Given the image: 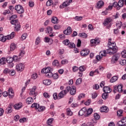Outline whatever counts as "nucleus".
<instances>
[{
  "label": "nucleus",
  "mask_w": 126,
  "mask_h": 126,
  "mask_svg": "<svg viewBox=\"0 0 126 126\" xmlns=\"http://www.w3.org/2000/svg\"><path fill=\"white\" fill-rule=\"evenodd\" d=\"M112 38H109L108 39V48L109 49L106 50H103L100 51L99 55L96 56V60L97 61H100L103 58V57H106L107 54L109 55H114L115 53H117L118 47L116 46V43L115 42H111Z\"/></svg>",
  "instance_id": "1"
},
{
  "label": "nucleus",
  "mask_w": 126,
  "mask_h": 126,
  "mask_svg": "<svg viewBox=\"0 0 126 126\" xmlns=\"http://www.w3.org/2000/svg\"><path fill=\"white\" fill-rule=\"evenodd\" d=\"M2 95L3 97H7V96H8L9 98L12 99V98L14 97V92H13L12 88H9L8 90V92H4L2 93Z\"/></svg>",
  "instance_id": "2"
},
{
  "label": "nucleus",
  "mask_w": 126,
  "mask_h": 126,
  "mask_svg": "<svg viewBox=\"0 0 126 126\" xmlns=\"http://www.w3.org/2000/svg\"><path fill=\"white\" fill-rule=\"evenodd\" d=\"M100 38L95 37L94 39H92L90 40V46L91 47H96L97 45L100 44Z\"/></svg>",
  "instance_id": "3"
},
{
  "label": "nucleus",
  "mask_w": 126,
  "mask_h": 126,
  "mask_svg": "<svg viewBox=\"0 0 126 126\" xmlns=\"http://www.w3.org/2000/svg\"><path fill=\"white\" fill-rule=\"evenodd\" d=\"M15 10H16L17 13L19 14L24 13V8L20 4L17 5L15 6Z\"/></svg>",
  "instance_id": "4"
},
{
  "label": "nucleus",
  "mask_w": 126,
  "mask_h": 126,
  "mask_svg": "<svg viewBox=\"0 0 126 126\" xmlns=\"http://www.w3.org/2000/svg\"><path fill=\"white\" fill-rule=\"evenodd\" d=\"M123 84H119L118 85L115 86L114 87V90L113 91V92L114 93H116V92H123Z\"/></svg>",
  "instance_id": "5"
},
{
  "label": "nucleus",
  "mask_w": 126,
  "mask_h": 126,
  "mask_svg": "<svg viewBox=\"0 0 126 126\" xmlns=\"http://www.w3.org/2000/svg\"><path fill=\"white\" fill-rule=\"evenodd\" d=\"M24 68H25V66H24V64L22 63L17 64L16 65V70L17 71H23Z\"/></svg>",
  "instance_id": "6"
},
{
  "label": "nucleus",
  "mask_w": 126,
  "mask_h": 126,
  "mask_svg": "<svg viewBox=\"0 0 126 126\" xmlns=\"http://www.w3.org/2000/svg\"><path fill=\"white\" fill-rule=\"evenodd\" d=\"M6 62L8 63V67H13L14 64L13 63V59L11 57H8L6 59Z\"/></svg>",
  "instance_id": "7"
},
{
  "label": "nucleus",
  "mask_w": 126,
  "mask_h": 126,
  "mask_svg": "<svg viewBox=\"0 0 126 126\" xmlns=\"http://www.w3.org/2000/svg\"><path fill=\"white\" fill-rule=\"evenodd\" d=\"M53 70V68L52 67L48 66L45 68H44L41 70V73H45V74L48 73L50 71H52Z\"/></svg>",
  "instance_id": "8"
},
{
  "label": "nucleus",
  "mask_w": 126,
  "mask_h": 126,
  "mask_svg": "<svg viewBox=\"0 0 126 126\" xmlns=\"http://www.w3.org/2000/svg\"><path fill=\"white\" fill-rule=\"evenodd\" d=\"M90 54V50L89 49H83L81 51V55L82 57H87Z\"/></svg>",
  "instance_id": "9"
},
{
  "label": "nucleus",
  "mask_w": 126,
  "mask_h": 126,
  "mask_svg": "<svg viewBox=\"0 0 126 126\" xmlns=\"http://www.w3.org/2000/svg\"><path fill=\"white\" fill-rule=\"evenodd\" d=\"M36 89H37V87L36 86H33L32 88V90H31L30 92V95L31 96H36L37 95V93H36Z\"/></svg>",
  "instance_id": "10"
},
{
  "label": "nucleus",
  "mask_w": 126,
  "mask_h": 126,
  "mask_svg": "<svg viewBox=\"0 0 126 126\" xmlns=\"http://www.w3.org/2000/svg\"><path fill=\"white\" fill-rule=\"evenodd\" d=\"M120 58V56L118 55H115L112 56L111 59V63H116L118 62V60Z\"/></svg>",
  "instance_id": "11"
},
{
  "label": "nucleus",
  "mask_w": 126,
  "mask_h": 126,
  "mask_svg": "<svg viewBox=\"0 0 126 126\" xmlns=\"http://www.w3.org/2000/svg\"><path fill=\"white\" fill-rule=\"evenodd\" d=\"M113 20L111 18H107L104 20V21L103 22V25L104 26H107V25H109L111 22H112V21Z\"/></svg>",
  "instance_id": "12"
},
{
  "label": "nucleus",
  "mask_w": 126,
  "mask_h": 126,
  "mask_svg": "<svg viewBox=\"0 0 126 126\" xmlns=\"http://www.w3.org/2000/svg\"><path fill=\"white\" fill-rule=\"evenodd\" d=\"M83 115L87 116L86 107L82 108L79 112V116H83Z\"/></svg>",
  "instance_id": "13"
},
{
  "label": "nucleus",
  "mask_w": 126,
  "mask_h": 126,
  "mask_svg": "<svg viewBox=\"0 0 126 126\" xmlns=\"http://www.w3.org/2000/svg\"><path fill=\"white\" fill-rule=\"evenodd\" d=\"M71 28L70 27H68L66 30L63 31V34L65 35H70L71 34Z\"/></svg>",
  "instance_id": "14"
},
{
  "label": "nucleus",
  "mask_w": 126,
  "mask_h": 126,
  "mask_svg": "<svg viewBox=\"0 0 126 126\" xmlns=\"http://www.w3.org/2000/svg\"><path fill=\"white\" fill-rule=\"evenodd\" d=\"M76 94V88H75V86H73L72 87H70V94L71 95H75Z\"/></svg>",
  "instance_id": "15"
},
{
  "label": "nucleus",
  "mask_w": 126,
  "mask_h": 126,
  "mask_svg": "<svg viewBox=\"0 0 126 126\" xmlns=\"http://www.w3.org/2000/svg\"><path fill=\"white\" fill-rule=\"evenodd\" d=\"M103 91L104 93H110V92H112V89L110 88L109 87H104L103 88Z\"/></svg>",
  "instance_id": "16"
},
{
  "label": "nucleus",
  "mask_w": 126,
  "mask_h": 126,
  "mask_svg": "<svg viewBox=\"0 0 126 126\" xmlns=\"http://www.w3.org/2000/svg\"><path fill=\"white\" fill-rule=\"evenodd\" d=\"M14 108L15 110H19V109H21V108H22V103L19 102L16 103L14 105Z\"/></svg>",
  "instance_id": "17"
},
{
  "label": "nucleus",
  "mask_w": 126,
  "mask_h": 126,
  "mask_svg": "<svg viewBox=\"0 0 126 126\" xmlns=\"http://www.w3.org/2000/svg\"><path fill=\"white\" fill-rule=\"evenodd\" d=\"M100 112L104 113H108L109 112V108L107 106H102L100 108Z\"/></svg>",
  "instance_id": "18"
},
{
  "label": "nucleus",
  "mask_w": 126,
  "mask_h": 126,
  "mask_svg": "<svg viewBox=\"0 0 126 126\" xmlns=\"http://www.w3.org/2000/svg\"><path fill=\"white\" fill-rule=\"evenodd\" d=\"M102 6H104V1L102 0L98 1L96 3L97 8H101V7H102Z\"/></svg>",
  "instance_id": "19"
},
{
  "label": "nucleus",
  "mask_w": 126,
  "mask_h": 126,
  "mask_svg": "<svg viewBox=\"0 0 126 126\" xmlns=\"http://www.w3.org/2000/svg\"><path fill=\"white\" fill-rule=\"evenodd\" d=\"M118 3V7L117 8L118 10H120V9H121V7H123V6H124V0H119Z\"/></svg>",
  "instance_id": "20"
},
{
  "label": "nucleus",
  "mask_w": 126,
  "mask_h": 126,
  "mask_svg": "<svg viewBox=\"0 0 126 126\" xmlns=\"http://www.w3.org/2000/svg\"><path fill=\"white\" fill-rule=\"evenodd\" d=\"M71 2H72V0H66L63 3V6L64 7H66V6L69 5Z\"/></svg>",
  "instance_id": "21"
},
{
  "label": "nucleus",
  "mask_w": 126,
  "mask_h": 126,
  "mask_svg": "<svg viewBox=\"0 0 126 126\" xmlns=\"http://www.w3.org/2000/svg\"><path fill=\"white\" fill-rule=\"evenodd\" d=\"M118 79H119V77L118 76H114L111 78L110 82H111V83H114V82H116Z\"/></svg>",
  "instance_id": "22"
},
{
  "label": "nucleus",
  "mask_w": 126,
  "mask_h": 126,
  "mask_svg": "<svg viewBox=\"0 0 126 126\" xmlns=\"http://www.w3.org/2000/svg\"><path fill=\"white\" fill-rule=\"evenodd\" d=\"M66 95V94L62 91L59 93L58 95V99H62V98H63V97H64V96Z\"/></svg>",
  "instance_id": "23"
},
{
  "label": "nucleus",
  "mask_w": 126,
  "mask_h": 126,
  "mask_svg": "<svg viewBox=\"0 0 126 126\" xmlns=\"http://www.w3.org/2000/svg\"><path fill=\"white\" fill-rule=\"evenodd\" d=\"M52 64L55 66H57V67H60L61 66V65H60V63H59V61L57 60H55L53 62Z\"/></svg>",
  "instance_id": "24"
},
{
  "label": "nucleus",
  "mask_w": 126,
  "mask_h": 126,
  "mask_svg": "<svg viewBox=\"0 0 126 126\" xmlns=\"http://www.w3.org/2000/svg\"><path fill=\"white\" fill-rule=\"evenodd\" d=\"M44 42L45 43H49V44H52L53 43V39H51V38L48 37H45L44 38Z\"/></svg>",
  "instance_id": "25"
},
{
  "label": "nucleus",
  "mask_w": 126,
  "mask_h": 126,
  "mask_svg": "<svg viewBox=\"0 0 126 126\" xmlns=\"http://www.w3.org/2000/svg\"><path fill=\"white\" fill-rule=\"evenodd\" d=\"M37 110H38V112H44L46 110V107L44 106H40L39 105Z\"/></svg>",
  "instance_id": "26"
},
{
  "label": "nucleus",
  "mask_w": 126,
  "mask_h": 126,
  "mask_svg": "<svg viewBox=\"0 0 126 126\" xmlns=\"http://www.w3.org/2000/svg\"><path fill=\"white\" fill-rule=\"evenodd\" d=\"M6 63V58L2 57L0 59V65L5 64Z\"/></svg>",
  "instance_id": "27"
},
{
  "label": "nucleus",
  "mask_w": 126,
  "mask_h": 126,
  "mask_svg": "<svg viewBox=\"0 0 126 126\" xmlns=\"http://www.w3.org/2000/svg\"><path fill=\"white\" fill-rule=\"evenodd\" d=\"M93 112V109H92V108H90L89 109H87L86 108V114L87 115H90L92 114V113Z\"/></svg>",
  "instance_id": "28"
},
{
  "label": "nucleus",
  "mask_w": 126,
  "mask_h": 126,
  "mask_svg": "<svg viewBox=\"0 0 126 126\" xmlns=\"http://www.w3.org/2000/svg\"><path fill=\"white\" fill-rule=\"evenodd\" d=\"M43 84H44V85H50V84L52 83V81L49 79L44 80L43 81Z\"/></svg>",
  "instance_id": "29"
},
{
  "label": "nucleus",
  "mask_w": 126,
  "mask_h": 126,
  "mask_svg": "<svg viewBox=\"0 0 126 126\" xmlns=\"http://www.w3.org/2000/svg\"><path fill=\"white\" fill-rule=\"evenodd\" d=\"M51 21L53 24H58V23H59V21H58V18L56 17H53L52 18Z\"/></svg>",
  "instance_id": "30"
},
{
  "label": "nucleus",
  "mask_w": 126,
  "mask_h": 126,
  "mask_svg": "<svg viewBox=\"0 0 126 126\" xmlns=\"http://www.w3.org/2000/svg\"><path fill=\"white\" fill-rule=\"evenodd\" d=\"M15 48H16V45H15V44H14V43H11V44L10 46V51L11 52H13V51L15 50Z\"/></svg>",
  "instance_id": "31"
},
{
  "label": "nucleus",
  "mask_w": 126,
  "mask_h": 126,
  "mask_svg": "<svg viewBox=\"0 0 126 126\" xmlns=\"http://www.w3.org/2000/svg\"><path fill=\"white\" fill-rule=\"evenodd\" d=\"M27 104H32L33 103V98L32 97H28L26 99Z\"/></svg>",
  "instance_id": "32"
},
{
  "label": "nucleus",
  "mask_w": 126,
  "mask_h": 126,
  "mask_svg": "<svg viewBox=\"0 0 126 126\" xmlns=\"http://www.w3.org/2000/svg\"><path fill=\"white\" fill-rule=\"evenodd\" d=\"M86 69V68L84 65L80 66L79 68V70L81 72H83V71H85Z\"/></svg>",
  "instance_id": "33"
},
{
  "label": "nucleus",
  "mask_w": 126,
  "mask_h": 126,
  "mask_svg": "<svg viewBox=\"0 0 126 126\" xmlns=\"http://www.w3.org/2000/svg\"><path fill=\"white\" fill-rule=\"evenodd\" d=\"M70 90V87L67 86L65 88V90H63V92H64V93L66 94L68 92H69V91Z\"/></svg>",
  "instance_id": "34"
},
{
  "label": "nucleus",
  "mask_w": 126,
  "mask_h": 126,
  "mask_svg": "<svg viewBox=\"0 0 126 126\" xmlns=\"http://www.w3.org/2000/svg\"><path fill=\"white\" fill-rule=\"evenodd\" d=\"M66 114L67 116H72V112L69 108H67L66 109Z\"/></svg>",
  "instance_id": "35"
},
{
  "label": "nucleus",
  "mask_w": 126,
  "mask_h": 126,
  "mask_svg": "<svg viewBox=\"0 0 126 126\" xmlns=\"http://www.w3.org/2000/svg\"><path fill=\"white\" fill-rule=\"evenodd\" d=\"M51 78H53V79H58L59 78V74L57 73L53 74Z\"/></svg>",
  "instance_id": "36"
},
{
  "label": "nucleus",
  "mask_w": 126,
  "mask_h": 126,
  "mask_svg": "<svg viewBox=\"0 0 126 126\" xmlns=\"http://www.w3.org/2000/svg\"><path fill=\"white\" fill-rule=\"evenodd\" d=\"M53 73L52 72V71L49 72L47 73L46 75V77H48V78H52L53 76Z\"/></svg>",
  "instance_id": "37"
},
{
  "label": "nucleus",
  "mask_w": 126,
  "mask_h": 126,
  "mask_svg": "<svg viewBox=\"0 0 126 126\" xmlns=\"http://www.w3.org/2000/svg\"><path fill=\"white\" fill-rule=\"evenodd\" d=\"M122 25H123V23L121 21L117 22L116 23V26L119 29L122 27Z\"/></svg>",
  "instance_id": "38"
},
{
  "label": "nucleus",
  "mask_w": 126,
  "mask_h": 126,
  "mask_svg": "<svg viewBox=\"0 0 126 126\" xmlns=\"http://www.w3.org/2000/svg\"><path fill=\"white\" fill-rule=\"evenodd\" d=\"M46 29L49 34H51V33H53V29L52 28V27H48Z\"/></svg>",
  "instance_id": "39"
},
{
  "label": "nucleus",
  "mask_w": 126,
  "mask_h": 126,
  "mask_svg": "<svg viewBox=\"0 0 126 126\" xmlns=\"http://www.w3.org/2000/svg\"><path fill=\"white\" fill-rule=\"evenodd\" d=\"M39 104H37V103H34L32 105V108H35V109H38L39 108Z\"/></svg>",
  "instance_id": "40"
},
{
  "label": "nucleus",
  "mask_w": 126,
  "mask_h": 126,
  "mask_svg": "<svg viewBox=\"0 0 126 126\" xmlns=\"http://www.w3.org/2000/svg\"><path fill=\"white\" fill-rule=\"evenodd\" d=\"M69 48H75V44L73 43L69 42L68 44L67 45Z\"/></svg>",
  "instance_id": "41"
},
{
  "label": "nucleus",
  "mask_w": 126,
  "mask_h": 126,
  "mask_svg": "<svg viewBox=\"0 0 126 126\" xmlns=\"http://www.w3.org/2000/svg\"><path fill=\"white\" fill-rule=\"evenodd\" d=\"M79 36L82 37V38H87V34H86L85 33H79Z\"/></svg>",
  "instance_id": "42"
},
{
  "label": "nucleus",
  "mask_w": 126,
  "mask_h": 126,
  "mask_svg": "<svg viewBox=\"0 0 126 126\" xmlns=\"http://www.w3.org/2000/svg\"><path fill=\"white\" fill-rule=\"evenodd\" d=\"M41 43V39L39 37H37L35 40V45H39Z\"/></svg>",
  "instance_id": "43"
},
{
  "label": "nucleus",
  "mask_w": 126,
  "mask_h": 126,
  "mask_svg": "<svg viewBox=\"0 0 126 126\" xmlns=\"http://www.w3.org/2000/svg\"><path fill=\"white\" fill-rule=\"evenodd\" d=\"M53 4V0H48L46 2L47 6H50Z\"/></svg>",
  "instance_id": "44"
},
{
  "label": "nucleus",
  "mask_w": 126,
  "mask_h": 126,
  "mask_svg": "<svg viewBox=\"0 0 126 126\" xmlns=\"http://www.w3.org/2000/svg\"><path fill=\"white\" fill-rule=\"evenodd\" d=\"M82 82V79L81 78H79L76 80V85H79Z\"/></svg>",
  "instance_id": "45"
},
{
  "label": "nucleus",
  "mask_w": 126,
  "mask_h": 126,
  "mask_svg": "<svg viewBox=\"0 0 126 126\" xmlns=\"http://www.w3.org/2000/svg\"><path fill=\"white\" fill-rule=\"evenodd\" d=\"M121 56L122 58L126 59V51L124 50L121 52Z\"/></svg>",
  "instance_id": "46"
},
{
  "label": "nucleus",
  "mask_w": 126,
  "mask_h": 126,
  "mask_svg": "<svg viewBox=\"0 0 126 126\" xmlns=\"http://www.w3.org/2000/svg\"><path fill=\"white\" fill-rule=\"evenodd\" d=\"M83 19V17L82 16H76L75 17V20H77V21H80V20H82Z\"/></svg>",
  "instance_id": "47"
},
{
  "label": "nucleus",
  "mask_w": 126,
  "mask_h": 126,
  "mask_svg": "<svg viewBox=\"0 0 126 126\" xmlns=\"http://www.w3.org/2000/svg\"><path fill=\"white\" fill-rule=\"evenodd\" d=\"M27 37V33H24L21 36V40L23 41L25 40V39H26Z\"/></svg>",
  "instance_id": "48"
},
{
  "label": "nucleus",
  "mask_w": 126,
  "mask_h": 126,
  "mask_svg": "<svg viewBox=\"0 0 126 126\" xmlns=\"http://www.w3.org/2000/svg\"><path fill=\"white\" fill-rule=\"evenodd\" d=\"M17 22H18V20H12V21L10 22V23L12 25H16Z\"/></svg>",
  "instance_id": "49"
},
{
  "label": "nucleus",
  "mask_w": 126,
  "mask_h": 126,
  "mask_svg": "<svg viewBox=\"0 0 126 126\" xmlns=\"http://www.w3.org/2000/svg\"><path fill=\"white\" fill-rule=\"evenodd\" d=\"M119 122H121V124L126 125V117L123 118Z\"/></svg>",
  "instance_id": "50"
},
{
  "label": "nucleus",
  "mask_w": 126,
  "mask_h": 126,
  "mask_svg": "<svg viewBox=\"0 0 126 126\" xmlns=\"http://www.w3.org/2000/svg\"><path fill=\"white\" fill-rule=\"evenodd\" d=\"M69 40L68 39H65L63 41V43L64 45L67 46L69 44Z\"/></svg>",
  "instance_id": "51"
},
{
  "label": "nucleus",
  "mask_w": 126,
  "mask_h": 126,
  "mask_svg": "<svg viewBox=\"0 0 126 126\" xmlns=\"http://www.w3.org/2000/svg\"><path fill=\"white\" fill-rule=\"evenodd\" d=\"M94 116L95 120H99L100 119V115L98 113H94Z\"/></svg>",
  "instance_id": "52"
},
{
  "label": "nucleus",
  "mask_w": 126,
  "mask_h": 126,
  "mask_svg": "<svg viewBox=\"0 0 126 126\" xmlns=\"http://www.w3.org/2000/svg\"><path fill=\"white\" fill-rule=\"evenodd\" d=\"M108 93H105L102 94V97L104 100H106L108 98Z\"/></svg>",
  "instance_id": "53"
},
{
  "label": "nucleus",
  "mask_w": 126,
  "mask_h": 126,
  "mask_svg": "<svg viewBox=\"0 0 126 126\" xmlns=\"http://www.w3.org/2000/svg\"><path fill=\"white\" fill-rule=\"evenodd\" d=\"M123 113H124L123 110H119L117 111V115L118 116V117H121V116L123 115Z\"/></svg>",
  "instance_id": "54"
},
{
  "label": "nucleus",
  "mask_w": 126,
  "mask_h": 126,
  "mask_svg": "<svg viewBox=\"0 0 126 126\" xmlns=\"http://www.w3.org/2000/svg\"><path fill=\"white\" fill-rule=\"evenodd\" d=\"M53 121H54V119L49 118L48 120H47V125H51L52 123H53Z\"/></svg>",
  "instance_id": "55"
},
{
  "label": "nucleus",
  "mask_w": 126,
  "mask_h": 126,
  "mask_svg": "<svg viewBox=\"0 0 126 126\" xmlns=\"http://www.w3.org/2000/svg\"><path fill=\"white\" fill-rule=\"evenodd\" d=\"M43 96L44 97H45V98H46L47 99H49V98L51 97V95L49 94H48L47 93H44L43 94Z\"/></svg>",
  "instance_id": "56"
},
{
  "label": "nucleus",
  "mask_w": 126,
  "mask_h": 126,
  "mask_svg": "<svg viewBox=\"0 0 126 126\" xmlns=\"http://www.w3.org/2000/svg\"><path fill=\"white\" fill-rule=\"evenodd\" d=\"M113 16L115 18V19H117V18H119V17H120V13L116 12L115 15H113Z\"/></svg>",
  "instance_id": "57"
},
{
  "label": "nucleus",
  "mask_w": 126,
  "mask_h": 126,
  "mask_svg": "<svg viewBox=\"0 0 126 126\" xmlns=\"http://www.w3.org/2000/svg\"><path fill=\"white\" fill-rule=\"evenodd\" d=\"M12 58L13 59V62H17L19 60L17 56H14Z\"/></svg>",
  "instance_id": "58"
},
{
  "label": "nucleus",
  "mask_w": 126,
  "mask_h": 126,
  "mask_svg": "<svg viewBox=\"0 0 126 126\" xmlns=\"http://www.w3.org/2000/svg\"><path fill=\"white\" fill-rule=\"evenodd\" d=\"M126 59L121 60L120 61V64L122 65H125V64H126Z\"/></svg>",
  "instance_id": "59"
},
{
  "label": "nucleus",
  "mask_w": 126,
  "mask_h": 126,
  "mask_svg": "<svg viewBox=\"0 0 126 126\" xmlns=\"http://www.w3.org/2000/svg\"><path fill=\"white\" fill-rule=\"evenodd\" d=\"M113 6L116 7V9L118 10V7H119V3L117 2H114L113 4Z\"/></svg>",
  "instance_id": "60"
},
{
  "label": "nucleus",
  "mask_w": 126,
  "mask_h": 126,
  "mask_svg": "<svg viewBox=\"0 0 126 126\" xmlns=\"http://www.w3.org/2000/svg\"><path fill=\"white\" fill-rule=\"evenodd\" d=\"M62 64H66L68 63V61L66 60H63L61 61Z\"/></svg>",
  "instance_id": "61"
},
{
  "label": "nucleus",
  "mask_w": 126,
  "mask_h": 126,
  "mask_svg": "<svg viewBox=\"0 0 126 126\" xmlns=\"http://www.w3.org/2000/svg\"><path fill=\"white\" fill-rule=\"evenodd\" d=\"M38 77V75H37V73H33L32 75V79H36Z\"/></svg>",
  "instance_id": "62"
},
{
  "label": "nucleus",
  "mask_w": 126,
  "mask_h": 126,
  "mask_svg": "<svg viewBox=\"0 0 126 126\" xmlns=\"http://www.w3.org/2000/svg\"><path fill=\"white\" fill-rule=\"evenodd\" d=\"M20 30V25L17 24V26L15 27V31H19Z\"/></svg>",
  "instance_id": "63"
},
{
  "label": "nucleus",
  "mask_w": 126,
  "mask_h": 126,
  "mask_svg": "<svg viewBox=\"0 0 126 126\" xmlns=\"http://www.w3.org/2000/svg\"><path fill=\"white\" fill-rule=\"evenodd\" d=\"M85 97V94H81L78 96V98L80 100L82 98H84Z\"/></svg>",
  "instance_id": "64"
}]
</instances>
